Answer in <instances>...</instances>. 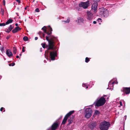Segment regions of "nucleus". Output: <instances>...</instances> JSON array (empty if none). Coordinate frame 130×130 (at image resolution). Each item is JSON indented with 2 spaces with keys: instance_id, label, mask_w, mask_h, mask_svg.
Segmentation results:
<instances>
[{
  "instance_id": "obj_1",
  "label": "nucleus",
  "mask_w": 130,
  "mask_h": 130,
  "mask_svg": "<svg viewBox=\"0 0 130 130\" xmlns=\"http://www.w3.org/2000/svg\"><path fill=\"white\" fill-rule=\"evenodd\" d=\"M47 31V34L48 36L46 37V40L48 43V50H53L54 46V43L55 40H57V38L51 35L52 31L53 30L52 28L50 26H48Z\"/></svg>"
},
{
  "instance_id": "obj_2",
  "label": "nucleus",
  "mask_w": 130,
  "mask_h": 130,
  "mask_svg": "<svg viewBox=\"0 0 130 130\" xmlns=\"http://www.w3.org/2000/svg\"><path fill=\"white\" fill-rule=\"evenodd\" d=\"M106 100L103 97H101L99 99H97L94 103L95 107H100L103 106L105 103Z\"/></svg>"
},
{
  "instance_id": "obj_3",
  "label": "nucleus",
  "mask_w": 130,
  "mask_h": 130,
  "mask_svg": "<svg viewBox=\"0 0 130 130\" xmlns=\"http://www.w3.org/2000/svg\"><path fill=\"white\" fill-rule=\"evenodd\" d=\"M109 122L105 121L102 122L99 125V128L101 130H108L110 126Z\"/></svg>"
},
{
  "instance_id": "obj_4",
  "label": "nucleus",
  "mask_w": 130,
  "mask_h": 130,
  "mask_svg": "<svg viewBox=\"0 0 130 130\" xmlns=\"http://www.w3.org/2000/svg\"><path fill=\"white\" fill-rule=\"evenodd\" d=\"M99 13L101 16L104 17H107L109 15V12L106 8L102 7L100 8Z\"/></svg>"
},
{
  "instance_id": "obj_5",
  "label": "nucleus",
  "mask_w": 130,
  "mask_h": 130,
  "mask_svg": "<svg viewBox=\"0 0 130 130\" xmlns=\"http://www.w3.org/2000/svg\"><path fill=\"white\" fill-rule=\"evenodd\" d=\"M86 115L85 117L87 118H90L91 116L92 111L91 109L89 108H87L85 110Z\"/></svg>"
},
{
  "instance_id": "obj_6",
  "label": "nucleus",
  "mask_w": 130,
  "mask_h": 130,
  "mask_svg": "<svg viewBox=\"0 0 130 130\" xmlns=\"http://www.w3.org/2000/svg\"><path fill=\"white\" fill-rule=\"evenodd\" d=\"M89 1L86 2H81L79 4L78 6L80 7H82L84 9L87 8L89 6Z\"/></svg>"
},
{
  "instance_id": "obj_7",
  "label": "nucleus",
  "mask_w": 130,
  "mask_h": 130,
  "mask_svg": "<svg viewBox=\"0 0 130 130\" xmlns=\"http://www.w3.org/2000/svg\"><path fill=\"white\" fill-rule=\"evenodd\" d=\"M74 110L70 111L68 113H67L65 116L64 118L62 120V124H64L66 122L68 117L73 114L74 112Z\"/></svg>"
},
{
  "instance_id": "obj_8",
  "label": "nucleus",
  "mask_w": 130,
  "mask_h": 130,
  "mask_svg": "<svg viewBox=\"0 0 130 130\" xmlns=\"http://www.w3.org/2000/svg\"><path fill=\"white\" fill-rule=\"evenodd\" d=\"M50 58L52 60H54L55 59V57L57 56V51L51 52L50 53Z\"/></svg>"
},
{
  "instance_id": "obj_9",
  "label": "nucleus",
  "mask_w": 130,
  "mask_h": 130,
  "mask_svg": "<svg viewBox=\"0 0 130 130\" xmlns=\"http://www.w3.org/2000/svg\"><path fill=\"white\" fill-rule=\"evenodd\" d=\"M121 91L126 94H129L130 93V87H123L121 89Z\"/></svg>"
},
{
  "instance_id": "obj_10",
  "label": "nucleus",
  "mask_w": 130,
  "mask_h": 130,
  "mask_svg": "<svg viewBox=\"0 0 130 130\" xmlns=\"http://www.w3.org/2000/svg\"><path fill=\"white\" fill-rule=\"evenodd\" d=\"M97 123L95 122H93L90 123L89 124V128L91 129H93L96 127Z\"/></svg>"
},
{
  "instance_id": "obj_11",
  "label": "nucleus",
  "mask_w": 130,
  "mask_h": 130,
  "mask_svg": "<svg viewBox=\"0 0 130 130\" xmlns=\"http://www.w3.org/2000/svg\"><path fill=\"white\" fill-rule=\"evenodd\" d=\"M59 123L58 122L54 123L52 125L51 129L52 130H56L57 127L59 126Z\"/></svg>"
},
{
  "instance_id": "obj_12",
  "label": "nucleus",
  "mask_w": 130,
  "mask_h": 130,
  "mask_svg": "<svg viewBox=\"0 0 130 130\" xmlns=\"http://www.w3.org/2000/svg\"><path fill=\"white\" fill-rule=\"evenodd\" d=\"M98 4L97 2H95L92 4V9L94 10V11H95L97 10Z\"/></svg>"
},
{
  "instance_id": "obj_13",
  "label": "nucleus",
  "mask_w": 130,
  "mask_h": 130,
  "mask_svg": "<svg viewBox=\"0 0 130 130\" xmlns=\"http://www.w3.org/2000/svg\"><path fill=\"white\" fill-rule=\"evenodd\" d=\"M87 19L90 21L93 18L92 14L90 11L87 12Z\"/></svg>"
},
{
  "instance_id": "obj_14",
  "label": "nucleus",
  "mask_w": 130,
  "mask_h": 130,
  "mask_svg": "<svg viewBox=\"0 0 130 130\" xmlns=\"http://www.w3.org/2000/svg\"><path fill=\"white\" fill-rule=\"evenodd\" d=\"M21 29V28H20L19 27H15L14 29L12 30V32L13 33H15L17 32L18 31Z\"/></svg>"
},
{
  "instance_id": "obj_15",
  "label": "nucleus",
  "mask_w": 130,
  "mask_h": 130,
  "mask_svg": "<svg viewBox=\"0 0 130 130\" xmlns=\"http://www.w3.org/2000/svg\"><path fill=\"white\" fill-rule=\"evenodd\" d=\"M6 53L7 55L10 58L13 55L12 52H11L9 50H7Z\"/></svg>"
},
{
  "instance_id": "obj_16",
  "label": "nucleus",
  "mask_w": 130,
  "mask_h": 130,
  "mask_svg": "<svg viewBox=\"0 0 130 130\" xmlns=\"http://www.w3.org/2000/svg\"><path fill=\"white\" fill-rule=\"evenodd\" d=\"M74 116L72 115V117H70V119H68V120L69 122L68 125H69L72 123L73 122V120L74 118Z\"/></svg>"
},
{
  "instance_id": "obj_17",
  "label": "nucleus",
  "mask_w": 130,
  "mask_h": 130,
  "mask_svg": "<svg viewBox=\"0 0 130 130\" xmlns=\"http://www.w3.org/2000/svg\"><path fill=\"white\" fill-rule=\"evenodd\" d=\"M13 20L12 19H9L8 21L6 22L5 24L6 25H8L10 23H12Z\"/></svg>"
},
{
  "instance_id": "obj_18",
  "label": "nucleus",
  "mask_w": 130,
  "mask_h": 130,
  "mask_svg": "<svg viewBox=\"0 0 130 130\" xmlns=\"http://www.w3.org/2000/svg\"><path fill=\"white\" fill-rule=\"evenodd\" d=\"M47 28L45 26H44L42 28V30L44 31V32L47 34V30L46 29Z\"/></svg>"
},
{
  "instance_id": "obj_19",
  "label": "nucleus",
  "mask_w": 130,
  "mask_h": 130,
  "mask_svg": "<svg viewBox=\"0 0 130 130\" xmlns=\"http://www.w3.org/2000/svg\"><path fill=\"white\" fill-rule=\"evenodd\" d=\"M17 49L16 47H13V52L14 54H15L17 52Z\"/></svg>"
},
{
  "instance_id": "obj_20",
  "label": "nucleus",
  "mask_w": 130,
  "mask_h": 130,
  "mask_svg": "<svg viewBox=\"0 0 130 130\" xmlns=\"http://www.w3.org/2000/svg\"><path fill=\"white\" fill-rule=\"evenodd\" d=\"M41 45H42V47L44 48H45L46 47H47V45H46V43H42L41 44Z\"/></svg>"
},
{
  "instance_id": "obj_21",
  "label": "nucleus",
  "mask_w": 130,
  "mask_h": 130,
  "mask_svg": "<svg viewBox=\"0 0 130 130\" xmlns=\"http://www.w3.org/2000/svg\"><path fill=\"white\" fill-rule=\"evenodd\" d=\"M23 40L24 41H26L28 40V38L27 36H24L23 38Z\"/></svg>"
},
{
  "instance_id": "obj_22",
  "label": "nucleus",
  "mask_w": 130,
  "mask_h": 130,
  "mask_svg": "<svg viewBox=\"0 0 130 130\" xmlns=\"http://www.w3.org/2000/svg\"><path fill=\"white\" fill-rule=\"evenodd\" d=\"M90 61L89 59L87 57L85 58V61L86 63H88Z\"/></svg>"
},
{
  "instance_id": "obj_23",
  "label": "nucleus",
  "mask_w": 130,
  "mask_h": 130,
  "mask_svg": "<svg viewBox=\"0 0 130 130\" xmlns=\"http://www.w3.org/2000/svg\"><path fill=\"white\" fill-rule=\"evenodd\" d=\"M102 97H104L105 98V100L106 99H108L109 97L107 95H104Z\"/></svg>"
},
{
  "instance_id": "obj_24",
  "label": "nucleus",
  "mask_w": 130,
  "mask_h": 130,
  "mask_svg": "<svg viewBox=\"0 0 130 130\" xmlns=\"http://www.w3.org/2000/svg\"><path fill=\"white\" fill-rule=\"evenodd\" d=\"M13 28H12V25H10L8 28V29H9V31H10L12 30V29H13Z\"/></svg>"
},
{
  "instance_id": "obj_25",
  "label": "nucleus",
  "mask_w": 130,
  "mask_h": 130,
  "mask_svg": "<svg viewBox=\"0 0 130 130\" xmlns=\"http://www.w3.org/2000/svg\"><path fill=\"white\" fill-rule=\"evenodd\" d=\"M100 112L98 110H96L95 111V115H98L100 114Z\"/></svg>"
},
{
  "instance_id": "obj_26",
  "label": "nucleus",
  "mask_w": 130,
  "mask_h": 130,
  "mask_svg": "<svg viewBox=\"0 0 130 130\" xmlns=\"http://www.w3.org/2000/svg\"><path fill=\"white\" fill-rule=\"evenodd\" d=\"M84 21L83 19L82 18H80L78 19V22H83Z\"/></svg>"
},
{
  "instance_id": "obj_27",
  "label": "nucleus",
  "mask_w": 130,
  "mask_h": 130,
  "mask_svg": "<svg viewBox=\"0 0 130 130\" xmlns=\"http://www.w3.org/2000/svg\"><path fill=\"white\" fill-rule=\"evenodd\" d=\"M66 23H69L70 22V20L69 19H68L66 21H64Z\"/></svg>"
},
{
  "instance_id": "obj_28",
  "label": "nucleus",
  "mask_w": 130,
  "mask_h": 130,
  "mask_svg": "<svg viewBox=\"0 0 130 130\" xmlns=\"http://www.w3.org/2000/svg\"><path fill=\"white\" fill-rule=\"evenodd\" d=\"M6 24L4 23H0V26H4L6 25Z\"/></svg>"
},
{
  "instance_id": "obj_29",
  "label": "nucleus",
  "mask_w": 130,
  "mask_h": 130,
  "mask_svg": "<svg viewBox=\"0 0 130 130\" xmlns=\"http://www.w3.org/2000/svg\"><path fill=\"white\" fill-rule=\"evenodd\" d=\"M15 65V63H10L9 64V66H14V65Z\"/></svg>"
},
{
  "instance_id": "obj_30",
  "label": "nucleus",
  "mask_w": 130,
  "mask_h": 130,
  "mask_svg": "<svg viewBox=\"0 0 130 130\" xmlns=\"http://www.w3.org/2000/svg\"><path fill=\"white\" fill-rule=\"evenodd\" d=\"M4 10H3L2 8L1 9V12H2V15H4Z\"/></svg>"
},
{
  "instance_id": "obj_31",
  "label": "nucleus",
  "mask_w": 130,
  "mask_h": 130,
  "mask_svg": "<svg viewBox=\"0 0 130 130\" xmlns=\"http://www.w3.org/2000/svg\"><path fill=\"white\" fill-rule=\"evenodd\" d=\"M39 33H40V34H42V35H43V37L44 38L45 37V34L43 33L42 32H41V31H40L38 33V34H39Z\"/></svg>"
},
{
  "instance_id": "obj_32",
  "label": "nucleus",
  "mask_w": 130,
  "mask_h": 130,
  "mask_svg": "<svg viewBox=\"0 0 130 130\" xmlns=\"http://www.w3.org/2000/svg\"><path fill=\"white\" fill-rule=\"evenodd\" d=\"M25 46H23V48H22V51L23 52H25Z\"/></svg>"
},
{
  "instance_id": "obj_33",
  "label": "nucleus",
  "mask_w": 130,
  "mask_h": 130,
  "mask_svg": "<svg viewBox=\"0 0 130 130\" xmlns=\"http://www.w3.org/2000/svg\"><path fill=\"white\" fill-rule=\"evenodd\" d=\"M35 11L37 12H39L40 11L39 10L38 8H37L36 9Z\"/></svg>"
},
{
  "instance_id": "obj_34",
  "label": "nucleus",
  "mask_w": 130,
  "mask_h": 130,
  "mask_svg": "<svg viewBox=\"0 0 130 130\" xmlns=\"http://www.w3.org/2000/svg\"><path fill=\"white\" fill-rule=\"evenodd\" d=\"M5 31L7 33H9L10 32L9 31V29H6L5 30Z\"/></svg>"
},
{
  "instance_id": "obj_35",
  "label": "nucleus",
  "mask_w": 130,
  "mask_h": 130,
  "mask_svg": "<svg viewBox=\"0 0 130 130\" xmlns=\"http://www.w3.org/2000/svg\"><path fill=\"white\" fill-rule=\"evenodd\" d=\"M3 5L4 6L5 5V0H3Z\"/></svg>"
},
{
  "instance_id": "obj_36",
  "label": "nucleus",
  "mask_w": 130,
  "mask_h": 130,
  "mask_svg": "<svg viewBox=\"0 0 130 130\" xmlns=\"http://www.w3.org/2000/svg\"><path fill=\"white\" fill-rule=\"evenodd\" d=\"M15 1L19 3H20L21 2L20 0H15Z\"/></svg>"
},
{
  "instance_id": "obj_37",
  "label": "nucleus",
  "mask_w": 130,
  "mask_h": 130,
  "mask_svg": "<svg viewBox=\"0 0 130 130\" xmlns=\"http://www.w3.org/2000/svg\"><path fill=\"white\" fill-rule=\"evenodd\" d=\"M4 108L3 107H2L0 109V110L1 111H2L3 109H4Z\"/></svg>"
},
{
  "instance_id": "obj_38",
  "label": "nucleus",
  "mask_w": 130,
  "mask_h": 130,
  "mask_svg": "<svg viewBox=\"0 0 130 130\" xmlns=\"http://www.w3.org/2000/svg\"><path fill=\"white\" fill-rule=\"evenodd\" d=\"M10 37V36H8L6 38L7 39H8Z\"/></svg>"
},
{
  "instance_id": "obj_39",
  "label": "nucleus",
  "mask_w": 130,
  "mask_h": 130,
  "mask_svg": "<svg viewBox=\"0 0 130 130\" xmlns=\"http://www.w3.org/2000/svg\"><path fill=\"white\" fill-rule=\"evenodd\" d=\"M94 1H95V2H99L100 1V0H93Z\"/></svg>"
},
{
  "instance_id": "obj_40",
  "label": "nucleus",
  "mask_w": 130,
  "mask_h": 130,
  "mask_svg": "<svg viewBox=\"0 0 130 130\" xmlns=\"http://www.w3.org/2000/svg\"><path fill=\"white\" fill-rule=\"evenodd\" d=\"M101 19L100 18H99L97 20L98 21H101Z\"/></svg>"
},
{
  "instance_id": "obj_41",
  "label": "nucleus",
  "mask_w": 130,
  "mask_h": 130,
  "mask_svg": "<svg viewBox=\"0 0 130 130\" xmlns=\"http://www.w3.org/2000/svg\"><path fill=\"white\" fill-rule=\"evenodd\" d=\"M93 23L94 24H96V21H94L93 22Z\"/></svg>"
},
{
  "instance_id": "obj_42",
  "label": "nucleus",
  "mask_w": 130,
  "mask_h": 130,
  "mask_svg": "<svg viewBox=\"0 0 130 130\" xmlns=\"http://www.w3.org/2000/svg\"><path fill=\"white\" fill-rule=\"evenodd\" d=\"M38 37H36L35 38V40H37L38 39Z\"/></svg>"
},
{
  "instance_id": "obj_43",
  "label": "nucleus",
  "mask_w": 130,
  "mask_h": 130,
  "mask_svg": "<svg viewBox=\"0 0 130 130\" xmlns=\"http://www.w3.org/2000/svg\"><path fill=\"white\" fill-rule=\"evenodd\" d=\"M120 105L121 106H122V102H120Z\"/></svg>"
},
{
  "instance_id": "obj_44",
  "label": "nucleus",
  "mask_w": 130,
  "mask_h": 130,
  "mask_svg": "<svg viewBox=\"0 0 130 130\" xmlns=\"http://www.w3.org/2000/svg\"><path fill=\"white\" fill-rule=\"evenodd\" d=\"M3 48H4L3 47L1 48V50L2 51H3Z\"/></svg>"
},
{
  "instance_id": "obj_45",
  "label": "nucleus",
  "mask_w": 130,
  "mask_h": 130,
  "mask_svg": "<svg viewBox=\"0 0 130 130\" xmlns=\"http://www.w3.org/2000/svg\"><path fill=\"white\" fill-rule=\"evenodd\" d=\"M15 25L16 26H18V23H16L15 24Z\"/></svg>"
},
{
  "instance_id": "obj_46",
  "label": "nucleus",
  "mask_w": 130,
  "mask_h": 130,
  "mask_svg": "<svg viewBox=\"0 0 130 130\" xmlns=\"http://www.w3.org/2000/svg\"><path fill=\"white\" fill-rule=\"evenodd\" d=\"M16 58H19V56H16Z\"/></svg>"
},
{
  "instance_id": "obj_47",
  "label": "nucleus",
  "mask_w": 130,
  "mask_h": 130,
  "mask_svg": "<svg viewBox=\"0 0 130 130\" xmlns=\"http://www.w3.org/2000/svg\"><path fill=\"white\" fill-rule=\"evenodd\" d=\"M21 55H22V54H21H21H20L19 55L21 56Z\"/></svg>"
},
{
  "instance_id": "obj_48",
  "label": "nucleus",
  "mask_w": 130,
  "mask_h": 130,
  "mask_svg": "<svg viewBox=\"0 0 130 130\" xmlns=\"http://www.w3.org/2000/svg\"><path fill=\"white\" fill-rule=\"evenodd\" d=\"M27 9V8L26 7H25V10L26 9Z\"/></svg>"
},
{
  "instance_id": "obj_49",
  "label": "nucleus",
  "mask_w": 130,
  "mask_h": 130,
  "mask_svg": "<svg viewBox=\"0 0 130 130\" xmlns=\"http://www.w3.org/2000/svg\"><path fill=\"white\" fill-rule=\"evenodd\" d=\"M88 88V86H87L86 87V88Z\"/></svg>"
},
{
  "instance_id": "obj_50",
  "label": "nucleus",
  "mask_w": 130,
  "mask_h": 130,
  "mask_svg": "<svg viewBox=\"0 0 130 130\" xmlns=\"http://www.w3.org/2000/svg\"><path fill=\"white\" fill-rule=\"evenodd\" d=\"M99 24H101V23H99Z\"/></svg>"
}]
</instances>
